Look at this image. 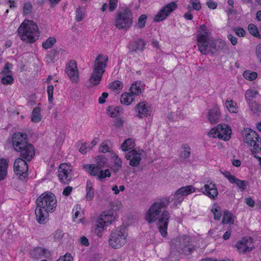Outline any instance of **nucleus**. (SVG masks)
I'll return each mask as SVG.
<instances>
[{
    "label": "nucleus",
    "instance_id": "obj_57",
    "mask_svg": "<svg viewBox=\"0 0 261 261\" xmlns=\"http://www.w3.org/2000/svg\"><path fill=\"white\" fill-rule=\"evenodd\" d=\"M187 8L189 10V11L185 13L184 17L187 20H191L193 18V15L191 12V7L190 6H188Z\"/></svg>",
    "mask_w": 261,
    "mask_h": 261
},
{
    "label": "nucleus",
    "instance_id": "obj_5",
    "mask_svg": "<svg viewBox=\"0 0 261 261\" xmlns=\"http://www.w3.org/2000/svg\"><path fill=\"white\" fill-rule=\"evenodd\" d=\"M17 32L21 39L28 43L34 42L39 36L37 25L31 20H24L18 28Z\"/></svg>",
    "mask_w": 261,
    "mask_h": 261
},
{
    "label": "nucleus",
    "instance_id": "obj_11",
    "mask_svg": "<svg viewBox=\"0 0 261 261\" xmlns=\"http://www.w3.org/2000/svg\"><path fill=\"white\" fill-rule=\"evenodd\" d=\"M195 191V188L192 186H187L182 187L178 189L173 195H171L169 198V201H174L173 206L176 207L177 205L180 204L184 199L185 196H187Z\"/></svg>",
    "mask_w": 261,
    "mask_h": 261
},
{
    "label": "nucleus",
    "instance_id": "obj_10",
    "mask_svg": "<svg viewBox=\"0 0 261 261\" xmlns=\"http://www.w3.org/2000/svg\"><path fill=\"white\" fill-rule=\"evenodd\" d=\"M115 219V217L113 214L110 213L104 212L103 214L100 215L97 220L95 229L97 236L98 237H101L104 227L110 225Z\"/></svg>",
    "mask_w": 261,
    "mask_h": 261
},
{
    "label": "nucleus",
    "instance_id": "obj_37",
    "mask_svg": "<svg viewBox=\"0 0 261 261\" xmlns=\"http://www.w3.org/2000/svg\"><path fill=\"white\" fill-rule=\"evenodd\" d=\"M1 79V82L4 85H11L14 81V79L10 74H4L0 75Z\"/></svg>",
    "mask_w": 261,
    "mask_h": 261
},
{
    "label": "nucleus",
    "instance_id": "obj_49",
    "mask_svg": "<svg viewBox=\"0 0 261 261\" xmlns=\"http://www.w3.org/2000/svg\"><path fill=\"white\" fill-rule=\"evenodd\" d=\"M107 141H104L101 143L99 148V151L101 152L106 153L110 151V148L108 144Z\"/></svg>",
    "mask_w": 261,
    "mask_h": 261
},
{
    "label": "nucleus",
    "instance_id": "obj_34",
    "mask_svg": "<svg viewBox=\"0 0 261 261\" xmlns=\"http://www.w3.org/2000/svg\"><path fill=\"white\" fill-rule=\"evenodd\" d=\"M56 41L57 40L55 37H50L42 43V46L44 49H47L51 48Z\"/></svg>",
    "mask_w": 261,
    "mask_h": 261
},
{
    "label": "nucleus",
    "instance_id": "obj_23",
    "mask_svg": "<svg viewBox=\"0 0 261 261\" xmlns=\"http://www.w3.org/2000/svg\"><path fill=\"white\" fill-rule=\"evenodd\" d=\"M220 118L221 114L219 108L217 105H215L208 112V120L211 123L216 124L220 121Z\"/></svg>",
    "mask_w": 261,
    "mask_h": 261
},
{
    "label": "nucleus",
    "instance_id": "obj_53",
    "mask_svg": "<svg viewBox=\"0 0 261 261\" xmlns=\"http://www.w3.org/2000/svg\"><path fill=\"white\" fill-rule=\"evenodd\" d=\"M12 65L11 63H10L9 62H7L6 63L5 65V67L3 71L0 73V75H4V74H10V69L11 68Z\"/></svg>",
    "mask_w": 261,
    "mask_h": 261
},
{
    "label": "nucleus",
    "instance_id": "obj_14",
    "mask_svg": "<svg viewBox=\"0 0 261 261\" xmlns=\"http://www.w3.org/2000/svg\"><path fill=\"white\" fill-rule=\"evenodd\" d=\"M58 177L60 182L64 185L68 184L72 178V170L67 164H62L58 169Z\"/></svg>",
    "mask_w": 261,
    "mask_h": 261
},
{
    "label": "nucleus",
    "instance_id": "obj_22",
    "mask_svg": "<svg viewBox=\"0 0 261 261\" xmlns=\"http://www.w3.org/2000/svg\"><path fill=\"white\" fill-rule=\"evenodd\" d=\"M135 110L137 113V116L139 118H142V116L145 117L150 116L149 107L147 106V103L144 101L138 103L136 106Z\"/></svg>",
    "mask_w": 261,
    "mask_h": 261
},
{
    "label": "nucleus",
    "instance_id": "obj_1",
    "mask_svg": "<svg viewBox=\"0 0 261 261\" xmlns=\"http://www.w3.org/2000/svg\"><path fill=\"white\" fill-rule=\"evenodd\" d=\"M169 203V198L164 197L153 203L146 213L145 218L149 223L158 220L157 226L161 235L165 237L167 234V229L169 219L170 217L169 213L164 211L161 214V210L166 208Z\"/></svg>",
    "mask_w": 261,
    "mask_h": 261
},
{
    "label": "nucleus",
    "instance_id": "obj_41",
    "mask_svg": "<svg viewBox=\"0 0 261 261\" xmlns=\"http://www.w3.org/2000/svg\"><path fill=\"white\" fill-rule=\"evenodd\" d=\"M243 75L245 79L251 81H253L257 77V74L255 72L245 71L244 72Z\"/></svg>",
    "mask_w": 261,
    "mask_h": 261
},
{
    "label": "nucleus",
    "instance_id": "obj_59",
    "mask_svg": "<svg viewBox=\"0 0 261 261\" xmlns=\"http://www.w3.org/2000/svg\"><path fill=\"white\" fill-rule=\"evenodd\" d=\"M227 38L233 45H235L238 42V38L231 34L228 35Z\"/></svg>",
    "mask_w": 261,
    "mask_h": 261
},
{
    "label": "nucleus",
    "instance_id": "obj_46",
    "mask_svg": "<svg viewBox=\"0 0 261 261\" xmlns=\"http://www.w3.org/2000/svg\"><path fill=\"white\" fill-rule=\"evenodd\" d=\"M107 163V159L102 155L97 156L96 159V164L99 168H102Z\"/></svg>",
    "mask_w": 261,
    "mask_h": 261
},
{
    "label": "nucleus",
    "instance_id": "obj_56",
    "mask_svg": "<svg viewBox=\"0 0 261 261\" xmlns=\"http://www.w3.org/2000/svg\"><path fill=\"white\" fill-rule=\"evenodd\" d=\"M73 260L72 256L70 254L66 253L63 256H61L57 261H72Z\"/></svg>",
    "mask_w": 261,
    "mask_h": 261
},
{
    "label": "nucleus",
    "instance_id": "obj_17",
    "mask_svg": "<svg viewBox=\"0 0 261 261\" xmlns=\"http://www.w3.org/2000/svg\"><path fill=\"white\" fill-rule=\"evenodd\" d=\"M19 152L20 158L30 162L35 154V149L33 145L28 143L22 146L20 150L16 151Z\"/></svg>",
    "mask_w": 261,
    "mask_h": 261
},
{
    "label": "nucleus",
    "instance_id": "obj_44",
    "mask_svg": "<svg viewBox=\"0 0 261 261\" xmlns=\"http://www.w3.org/2000/svg\"><path fill=\"white\" fill-rule=\"evenodd\" d=\"M248 29L249 32L253 36L255 37H260L259 33L258 32V30L257 28L253 24L251 23L249 24Z\"/></svg>",
    "mask_w": 261,
    "mask_h": 261
},
{
    "label": "nucleus",
    "instance_id": "obj_45",
    "mask_svg": "<svg viewBox=\"0 0 261 261\" xmlns=\"http://www.w3.org/2000/svg\"><path fill=\"white\" fill-rule=\"evenodd\" d=\"M147 18V17L146 15H141L138 18L137 26L140 29H142L144 28Z\"/></svg>",
    "mask_w": 261,
    "mask_h": 261
},
{
    "label": "nucleus",
    "instance_id": "obj_30",
    "mask_svg": "<svg viewBox=\"0 0 261 261\" xmlns=\"http://www.w3.org/2000/svg\"><path fill=\"white\" fill-rule=\"evenodd\" d=\"M41 109L39 107L35 108L32 113L31 121L34 123H37L41 121L42 116L41 115Z\"/></svg>",
    "mask_w": 261,
    "mask_h": 261
},
{
    "label": "nucleus",
    "instance_id": "obj_12",
    "mask_svg": "<svg viewBox=\"0 0 261 261\" xmlns=\"http://www.w3.org/2000/svg\"><path fill=\"white\" fill-rule=\"evenodd\" d=\"M231 134L230 127L225 124H219L216 128H212L209 133L210 135H213V137H217L224 141L230 139Z\"/></svg>",
    "mask_w": 261,
    "mask_h": 261
},
{
    "label": "nucleus",
    "instance_id": "obj_62",
    "mask_svg": "<svg viewBox=\"0 0 261 261\" xmlns=\"http://www.w3.org/2000/svg\"><path fill=\"white\" fill-rule=\"evenodd\" d=\"M72 191V187L70 186L66 187L63 191V195L66 196H69Z\"/></svg>",
    "mask_w": 261,
    "mask_h": 261
},
{
    "label": "nucleus",
    "instance_id": "obj_50",
    "mask_svg": "<svg viewBox=\"0 0 261 261\" xmlns=\"http://www.w3.org/2000/svg\"><path fill=\"white\" fill-rule=\"evenodd\" d=\"M84 17V14L81 10V7L79 6L76 10L75 20L77 21H80L83 20Z\"/></svg>",
    "mask_w": 261,
    "mask_h": 261
},
{
    "label": "nucleus",
    "instance_id": "obj_29",
    "mask_svg": "<svg viewBox=\"0 0 261 261\" xmlns=\"http://www.w3.org/2000/svg\"><path fill=\"white\" fill-rule=\"evenodd\" d=\"M234 216L232 213L228 211L223 212V216L222 223L223 224H233L234 223Z\"/></svg>",
    "mask_w": 261,
    "mask_h": 261
},
{
    "label": "nucleus",
    "instance_id": "obj_35",
    "mask_svg": "<svg viewBox=\"0 0 261 261\" xmlns=\"http://www.w3.org/2000/svg\"><path fill=\"white\" fill-rule=\"evenodd\" d=\"M258 91L256 90L248 89L245 92V98L247 101H252L253 98L258 94Z\"/></svg>",
    "mask_w": 261,
    "mask_h": 261
},
{
    "label": "nucleus",
    "instance_id": "obj_39",
    "mask_svg": "<svg viewBox=\"0 0 261 261\" xmlns=\"http://www.w3.org/2000/svg\"><path fill=\"white\" fill-rule=\"evenodd\" d=\"M227 110L231 113H237V104L232 100H227L225 102Z\"/></svg>",
    "mask_w": 261,
    "mask_h": 261
},
{
    "label": "nucleus",
    "instance_id": "obj_25",
    "mask_svg": "<svg viewBox=\"0 0 261 261\" xmlns=\"http://www.w3.org/2000/svg\"><path fill=\"white\" fill-rule=\"evenodd\" d=\"M248 243L247 238H243L237 242L236 247L240 252H249L252 250V248L248 246Z\"/></svg>",
    "mask_w": 261,
    "mask_h": 261
},
{
    "label": "nucleus",
    "instance_id": "obj_54",
    "mask_svg": "<svg viewBox=\"0 0 261 261\" xmlns=\"http://www.w3.org/2000/svg\"><path fill=\"white\" fill-rule=\"evenodd\" d=\"M91 147H90V145L87 146L86 143L83 144L79 149V151L83 154H85L87 152L90 150Z\"/></svg>",
    "mask_w": 261,
    "mask_h": 261
},
{
    "label": "nucleus",
    "instance_id": "obj_61",
    "mask_svg": "<svg viewBox=\"0 0 261 261\" xmlns=\"http://www.w3.org/2000/svg\"><path fill=\"white\" fill-rule=\"evenodd\" d=\"M108 96V93L107 92H103L101 96L99 97L98 102L99 103H104L106 101L105 99Z\"/></svg>",
    "mask_w": 261,
    "mask_h": 261
},
{
    "label": "nucleus",
    "instance_id": "obj_19",
    "mask_svg": "<svg viewBox=\"0 0 261 261\" xmlns=\"http://www.w3.org/2000/svg\"><path fill=\"white\" fill-rule=\"evenodd\" d=\"M201 189L202 192L211 199L213 200L216 199L218 192L215 184L212 182H207Z\"/></svg>",
    "mask_w": 261,
    "mask_h": 261
},
{
    "label": "nucleus",
    "instance_id": "obj_63",
    "mask_svg": "<svg viewBox=\"0 0 261 261\" xmlns=\"http://www.w3.org/2000/svg\"><path fill=\"white\" fill-rule=\"evenodd\" d=\"M235 33L239 37H243L245 35V31L243 28L236 29Z\"/></svg>",
    "mask_w": 261,
    "mask_h": 261
},
{
    "label": "nucleus",
    "instance_id": "obj_18",
    "mask_svg": "<svg viewBox=\"0 0 261 261\" xmlns=\"http://www.w3.org/2000/svg\"><path fill=\"white\" fill-rule=\"evenodd\" d=\"M141 156V152H139L134 149L128 151L125 155V158L129 160V165L132 167H137L140 164Z\"/></svg>",
    "mask_w": 261,
    "mask_h": 261
},
{
    "label": "nucleus",
    "instance_id": "obj_51",
    "mask_svg": "<svg viewBox=\"0 0 261 261\" xmlns=\"http://www.w3.org/2000/svg\"><path fill=\"white\" fill-rule=\"evenodd\" d=\"M192 5L191 8L195 10H199L201 9V4L198 0H191L190 1Z\"/></svg>",
    "mask_w": 261,
    "mask_h": 261
},
{
    "label": "nucleus",
    "instance_id": "obj_8",
    "mask_svg": "<svg viewBox=\"0 0 261 261\" xmlns=\"http://www.w3.org/2000/svg\"><path fill=\"white\" fill-rule=\"evenodd\" d=\"M243 136L245 142L252 146L251 152L253 155L261 151V138L254 130L246 128L243 132Z\"/></svg>",
    "mask_w": 261,
    "mask_h": 261
},
{
    "label": "nucleus",
    "instance_id": "obj_6",
    "mask_svg": "<svg viewBox=\"0 0 261 261\" xmlns=\"http://www.w3.org/2000/svg\"><path fill=\"white\" fill-rule=\"evenodd\" d=\"M108 61V56L98 55L96 57L94 63L93 70L89 80L90 87L97 85L100 83L102 74L105 72Z\"/></svg>",
    "mask_w": 261,
    "mask_h": 261
},
{
    "label": "nucleus",
    "instance_id": "obj_24",
    "mask_svg": "<svg viewBox=\"0 0 261 261\" xmlns=\"http://www.w3.org/2000/svg\"><path fill=\"white\" fill-rule=\"evenodd\" d=\"M30 254L33 258L38 259L43 256L48 257L50 253L47 249L41 247H36L31 251Z\"/></svg>",
    "mask_w": 261,
    "mask_h": 261
},
{
    "label": "nucleus",
    "instance_id": "obj_20",
    "mask_svg": "<svg viewBox=\"0 0 261 261\" xmlns=\"http://www.w3.org/2000/svg\"><path fill=\"white\" fill-rule=\"evenodd\" d=\"M66 72L72 82H76L79 79V74L76 62L72 60L70 61L67 67Z\"/></svg>",
    "mask_w": 261,
    "mask_h": 261
},
{
    "label": "nucleus",
    "instance_id": "obj_42",
    "mask_svg": "<svg viewBox=\"0 0 261 261\" xmlns=\"http://www.w3.org/2000/svg\"><path fill=\"white\" fill-rule=\"evenodd\" d=\"M130 93L132 94L135 97L141 93V89L137 83L132 85L130 88Z\"/></svg>",
    "mask_w": 261,
    "mask_h": 261
},
{
    "label": "nucleus",
    "instance_id": "obj_21",
    "mask_svg": "<svg viewBox=\"0 0 261 261\" xmlns=\"http://www.w3.org/2000/svg\"><path fill=\"white\" fill-rule=\"evenodd\" d=\"M145 45L146 43L143 39H138L130 42L127 45V48L129 49V51L131 53L134 52H143Z\"/></svg>",
    "mask_w": 261,
    "mask_h": 261
},
{
    "label": "nucleus",
    "instance_id": "obj_7",
    "mask_svg": "<svg viewBox=\"0 0 261 261\" xmlns=\"http://www.w3.org/2000/svg\"><path fill=\"white\" fill-rule=\"evenodd\" d=\"M133 15L131 10L124 8L118 11L115 18V26L119 30H128L132 25Z\"/></svg>",
    "mask_w": 261,
    "mask_h": 261
},
{
    "label": "nucleus",
    "instance_id": "obj_31",
    "mask_svg": "<svg viewBox=\"0 0 261 261\" xmlns=\"http://www.w3.org/2000/svg\"><path fill=\"white\" fill-rule=\"evenodd\" d=\"M135 142L133 139H127L125 140L121 144V148L123 151H128L135 147Z\"/></svg>",
    "mask_w": 261,
    "mask_h": 261
},
{
    "label": "nucleus",
    "instance_id": "obj_55",
    "mask_svg": "<svg viewBox=\"0 0 261 261\" xmlns=\"http://www.w3.org/2000/svg\"><path fill=\"white\" fill-rule=\"evenodd\" d=\"M118 0H110L109 9L111 12L113 11L117 7Z\"/></svg>",
    "mask_w": 261,
    "mask_h": 261
},
{
    "label": "nucleus",
    "instance_id": "obj_36",
    "mask_svg": "<svg viewBox=\"0 0 261 261\" xmlns=\"http://www.w3.org/2000/svg\"><path fill=\"white\" fill-rule=\"evenodd\" d=\"M211 212L214 214V219L216 220H219L222 216L220 207L217 205L214 204L211 210Z\"/></svg>",
    "mask_w": 261,
    "mask_h": 261
},
{
    "label": "nucleus",
    "instance_id": "obj_43",
    "mask_svg": "<svg viewBox=\"0 0 261 261\" xmlns=\"http://www.w3.org/2000/svg\"><path fill=\"white\" fill-rule=\"evenodd\" d=\"M123 83L119 81H115L109 84V88L113 90H120L123 88Z\"/></svg>",
    "mask_w": 261,
    "mask_h": 261
},
{
    "label": "nucleus",
    "instance_id": "obj_3",
    "mask_svg": "<svg viewBox=\"0 0 261 261\" xmlns=\"http://www.w3.org/2000/svg\"><path fill=\"white\" fill-rule=\"evenodd\" d=\"M197 46L199 50L204 55L210 53L212 49H221L229 51L226 43L223 41H219V45L216 48L213 40L210 36V32L205 24L200 27V30L197 35Z\"/></svg>",
    "mask_w": 261,
    "mask_h": 261
},
{
    "label": "nucleus",
    "instance_id": "obj_64",
    "mask_svg": "<svg viewBox=\"0 0 261 261\" xmlns=\"http://www.w3.org/2000/svg\"><path fill=\"white\" fill-rule=\"evenodd\" d=\"M206 5L208 6V7L210 9H215L217 7V3L212 1L210 0L206 3Z\"/></svg>",
    "mask_w": 261,
    "mask_h": 261
},
{
    "label": "nucleus",
    "instance_id": "obj_9",
    "mask_svg": "<svg viewBox=\"0 0 261 261\" xmlns=\"http://www.w3.org/2000/svg\"><path fill=\"white\" fill-rule=\"evenodd\" d=\"M127 236V233L125 227L120 226L112 231L109 244L113 248H120L125 244Z\"/></svg>",
    "mask_w": 261,
    "mask_h": 261
},
{
    "label": "nucleus",
    "instance_id": "obj_4",
    "mask_svg": "<svg viewBox=\"0 0 261 261\" xmlns=\"http://www.w3.org/2000/svg\"><path fill=\"white\" fill-rule=\"evenodd\" d=\"M170 250V255L176 259L180 254H191L195 250V248L191 243V238L184 235L171 240Z\"/></svg>",
    "mask_w": 261,
    "mask_h": 261
},
{
    "label": "nucleus",
    "instance_id": "obj_15",
    "mask_svg": "<svg viewBox=\"0 0 261 261\" xmlns=\"http://www.w3.org/2000/svg\"><path fill=\"white\" fill-rule=\"evenodd\" d=\"M12 140V146L15 151L20 150L22 146L29 143L27 134L19 132L13 135Z\"/></svg>",
    "mask_w": 261,
    "mask_h": 261
},
{
    "label": "nucleus",
    "instance_id": "obj_28",
    "mask_svg": "<svg viewBox=\"0 0 261 261\" xmlns=\"http://www.w3.org/2000/svg\"><path fill=\"white\" fill-rule=\"evenodd\" d=\"M135 97L131 93H124L121 95L120 101L122 104L128 106L132 103L135 99Z\"/></svg>",
    "mask_w": 261,
    "mask_h": 261
},
{
    "label": "nucleus",
    "instance_id": "obj_40",
    "mask_svg": "<svg viewBox=\"0 0 261 261\" xmlns=\"http://www.w3.org/2000/svg\"><path fill=\"white\" fill-rule=\"evenodd\" d=\"M111 173L109 170V169H107L105 170L100 169V172L97 176V179L99 181H102L103 179L106 177H110L111 176Z\"/></svg>",
    "mask_w": 261,
    "mask_h": 261
},
{
    "label": "nucleus",
    "instance_id": "obj_33",
    "mask_svg": "<svg viewBox=\"0 0 261 261\" xmlns=\"http://www.w3.org/2000/svg\"><path fill=\"white\" fill-rule=\"evenodd\" d=\"M121 109L120 107L110 106L107 109V114L111 117H117L120 115Z\"/></svg>",
    "mask_w": 261,
    "mask_h": 261
},
{
    "label": "nucleus",
    "instance_id": "obj_26",
    "mask_svg": "<svg viewBox=\"0 0 261 261\" xmlns=\"http://www.w3.org/2000/svg\"><path fill=\"white\" fill-rule=\"evenodd\" d=\"M191 155V148L187 144H183L181 146L179 158L183 161L188 159Z\"/></svg>",
    "mask_w": 261,
    "mask_h": 261
},
{
    "label": "nucleus",
    "instance_id": "obj_32",
    "mask_svg": "<svg viewBox=\"0 0 261 261\" xmlns=\"http://www.w3.org/2000/svg\"><path fill=\"white\" fill-rule=\"evenodd\" d=\"M8 164L4 159L0 160V181L3 180L7 174Z\"/></svg>",
    "mask_w": 261,
    "mask_h": 261
},
{
    "label": "nucleus",
    "instance_id": "obj_2",
    "mask_svg": "<svg viewBox=\"0 0 261 261\" xmlns=\"http://www.w3.org/2000/svg\"><path fill=\"white\" fill-rule=\"evenodd\" d=\"M37 207L35 210L36 220L40 224H44L47 221L48 212H54L57 206L55 195L51 193L42 194L36 200Z\"/></svg>",
    "mask_w": 261,
    "mask_h": 261
},
{
    "label": "nucleus",
    "instance_id": "obj_27",
    "mask_svg": "<svg viewBox=\"0 0 261 261\" xmlns=\"http://www.w3.org/2000/svg\"><path fill=\"white\" fill-rule=\"evenodd\" d=\"M84 169L92 176H98L101 168L95 164H87L84 166Z\"/></svg>",
    "mask_w": 261,
    "mask_h": 261
},
{
    "label": "nucleus",
    "instance_id": "obj_47",
    "mask_svg": "<svg viewBox=\"0 0 261 261\" xmlns=\"http://www.w3.org/2000/svg\"><path fill=\"white\" fill-rule=\"evenodd\" d=\"M249 105L251 110L254 113L261 111V107L255 101L249 102Z\"/></svg>",
    "mask_w": 261,
    "mask_h": 261
},
{
    "label": "nucleus",
    "instance_id": "obj_38",
    "mask_svg": "<svg viewBox=\"0 0 261 261\" xmlns=\"http://www.w3.org/2000/svg\"><path fill=\"white\" fill-rule=\"evenodd\" d=\"M233 183L236 184L239 188L243 191L246 189L248 182L246 180H240L236 177V179L232 181V184Z\"/></svg>",
    "mask_w": 261,
    "mask_h": 261
},
{
    "label": "nucleus",
    "instance_id": "obj_16",
    "mask_svg": "<svg viewBox=\"0 0 261 261\" xmlns=\"http://www.w3.org/2000/svg\"><path fill=\"white\" fill-rule=\"evenodd\" d=\"M177 8V5L175 2H171L160 10L154 17V20L156 22H160L164 20Z\"/></svg>",
    "mask_w": 261,
    "mask_h": 261
},
{
    "label": "nucleus",
    "instance_id": "obj_52",
    "mask_svg": "<svg viewBox=\"0 0 261 261\" xmlns=\"http://www.w3.org/2000/svg\"><path fill=\"white\" fill-rule=\"evenodd\" d=\"M221 172L222 174L226 178L228 179L230 183H232V181L236 179V177L234 175H232L229 171H221Z\"/></svg>",
    "mask_w": 261,
    "mask_h": 261
},
{
    "label": "nucleus",
    "instance_id": "obj_60",
    "mask_svg": "<svg viewBox=\"0 0 261 261\" xmlns=\"http://www.w3.org/2000/svg\"><path fill=\"white\" fill-rule=\"evenodd\" d=\"M245 203L248 206L252 207L254 206L255 202L254 200L251 197H248L245 198Z\"/></svg>",
    "mask_w": 261,
    "mask_h": 261
},
{
    "label": "nucleus",
    "instance_id": "obj_13",
    "mask_svg": "<svg viewBox=\"0 0 261 261\" xmlns=\"http://www.w3.org/2000/svg\"><path fill=\"white\" fill-rule=\"evenodd\" d=\"M28 161L22 158H17L14 163V171L19 176V178L23 180L28 176Z\"/></svg>",
    "mask_w": 261,
    "mask_h": 261
},
{
    "label": "nucleus",
    "instance_id": "obj_48",
    "mask_svg": "<svg viewBox=\"0 0 261 261\" xmlns=\"http://www.w3.org/2000/svg\"><path fill=\"white\" fill-rule=\"evenodd\" d=\"M33 7L31 3H25L23 7V13L24 15L29 14L32 12Z\"/></svg>",
    "mask_w": 261,
    "mask_h": 261
},
{
    "label": "nucleus",
    "instance_id": "obj_58",
    "mask_svg": "<svg viewBox=\"0 0 261 261\" xmlns=\"http://www.w3.org/2000/svg\"><path fill=\"white\" fill-rule=\"evenodd\" d=\"M255 53L257 59L259 60L260 63H261V44H258L256 47Z\"/></svg>",
    "mask_w": 261,
    "mask_h": 261
}]
</instances>
